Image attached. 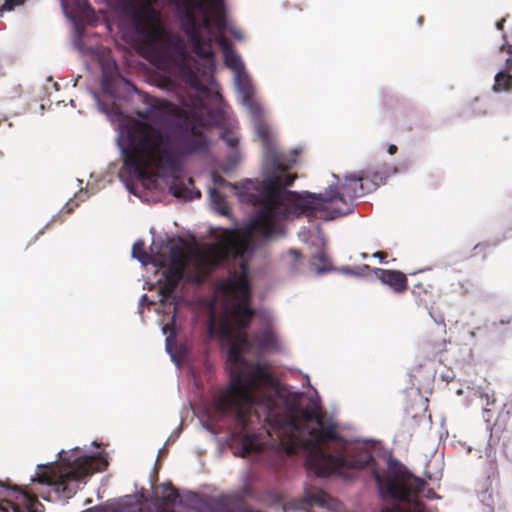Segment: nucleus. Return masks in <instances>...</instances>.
Here are the masks:
<instances>
[{
    "label": "nucleus",
    "mask_w": 512,
    "mask_h": 512,
    "mask_svg": "<svg viewBox=\"0 0 512 512\" xmlns=\"http://www.w3.org/2000/svg\"><path fill=\"white\" fill-rule=\"evenodd\" d=\"M223 43V62L224 65L231 70L234 74L239 73L243 70H246L245 63L242 60L240 54L236 52L230 43L226 41V39H222Z\"/></svg>",
    "instance_id": "f3484780"
},
{
    "label": "nucleus",
    "mask_w": 512,
    "mask_h": 512,
    "mask_svg": "<svg viewBox=\"0 0 512 512\" xmlns=\"http://www.w3.org/2000/svg\"><path fill=\"white\" fill-rule=\"evenodd\" d=\"M287 256L291 258L290 270L295 272L297 270V262L299 260V253L297 250H289Z\"/></svg>",
    "instance_id": "c85d7f7f"
},
{
    "label": "nucleus",
    "mask_w": 512,
    "mask_h": 512,
    "mask_svg": "<svg viewBox=\"0 0 512 512\" xmlns=\"http://www.w3.org/2000/svg\"><path fill=\"white\" fill-rule=\"evenodd\" d=\"M119 113H120V112H119V109H118V108L114 110V114H115V115H116V114H119Z\"/></svg>",
    "instance_id": "ea45409f"
},
{
    "label": "nucleus",
    "mask_w": 512,
    "mask_h": 512,
    "mask_svg": "<svg viewBox=\"0 0 512 512\" xmlns=\"http://www.w3.org/2000/svg\"><path fill=\"white\" fill-rule=\"evenodd\" d=\"M313 244L316 246V249L314 252H311L310 267L317 274H324L335 270L336 268L333 267V264L325 251V239L319 230L316 233Z\"/></svg>",
    "instance_id": "ddd939ff"
},
{
    "label": "nucleus",
    "mask_w": 512,
    "mask_h": 512,
    "mask_svg": "<svg viewBox=\"0 0 512 512\" xmlns=\"http://www.w3.org/2000/svg\"><path fill=\"white\" fill-rule=\"evenodd\" d=\"M109 465L105 448L97 441L57 452L54 461L40 463L31 476L30 484L7 491L0 500V512H43L38 501H66L76 494L89 477L104 471Z\"/></svg>",
    "instance_id": "7ed1b4c3"
},
{
    "label": "nucleus",
    "mask_w": 512,
    "mask_h": 512,
    "mask_svg": "<svg viewBox=\"0 0 512 512\" xmlns=\"http://www.w3.org/2000/svg\"><path fill=\"white\" fill-rule=\"evenodd\" d=\"M243 492L248 495L252 494L251 488L248 485L244 486Z\"/></svg>",
    "instance_id": "4c0bfd02"
},
{
    "label": "nucleus",
    "mask_w": 512,
    "mask_h": 512,
    "mask_svg": "<svg viewBox=\"0 0 512 512\" xmlns=\"http://www.w3.org/2000/svg\"><path fill=\"white\" fill-rule=\"evenodd\" d=\"M209 200L211 208L221 215H228L229 209L224 197L214 188H209Z\"/></svg>",
    "instance_id": "5701e85b"
},
{
    "label": "nucleus",
    "mask_w": 512,
    "mask_h": 512,
    "mask_svg": "<svg viewBox=\"0 0 512 512\" xmlns=\"http://www.w3.org/2000/svg\"><path fill=\"white\" fill-rule=\"evenodd\" d=\"M262 180L255 182L244 179L240 183H231L221 175L212 173L211 179L215 186L227 187L232 190L242 204L259 206L244 223L242 231L228 243L223 250L226 257L238 261L234 253L243 254L250 248L251 256L255 249L264 242L282 235L280 222L283 221L284 188L292 186L296 174L291 169L297 162L301 148H294L290 153L277 151L274 142H262Z\"/></svg>",
    "instance_id": "f03ea898"
},
{
    "label": "nucleus",
    "mask_w": 512,
    "mask_h": 512,
    "mask_svg": "<svg viewBox=\"0 0 512 512\" xmlns=\"http://www.w3.org/2000/svg\"><path fill=\"white\" fill-rule=\"evenodd\" d=\"M385 256L386 255L383 252H376V253L373 254V257L374 258H378L380 261H382Z\"/></svg>",
    "instance_id": "e433bc0d"
},
{
    "label": "nucleus",
    "mask_w": 512,
    "mask_h": 512,
    "mask_svg": "<svg viewBox=\"0 0 512 512\" xmlns=\"http://www.w3.org/2000/svg\"><path fill=\"white\" fill-rule=\"evenodd\" d=\"M144 246L142 240H137L132 246V257L143 265H147L148 263L153 264L154 256L147 254L144 250Z\"/></svg>",
    "instance_id": "b1692460"
},
{
    "label": "nucleus",
    "mask_w": 512,
    "mask_h": 512,
    "mask_svg": "<svg viewBox=\"0 0 512 512\" xmlns=\"http://www.w3.org/2000/svg\"><path fill=\"white\" fill-rule=\"evenodd\" d=\"M328 495L318 488H305L304 496L301 499H294L283 506L284 512L296 511L307 512L310 507H326Z\"/></svg>",
    "instance_id": "9b49d317"
},
{
    "label": "nucleus",
    "mask_w": 512,
    "mask_h": 512,
    "mask_svg": "<svg viewBox=\"0 0 512 512\" xmlns=\"http://www.w3.org/2000/svg\"><path fill=\"white\" fill-rule=\"evenodd\" d=\"M61 7L65 17L73 23L74 29L78 32L80 31L78 18L89 20L94 15L87 0H61Z\"/></svg>",
    "instance_id": "f8f14e48"
},
{
    "label": "nucleus",
    "mask_w": 512,
    "mask_h": 512,
    "mask_svg": "<svg viewBox=\"0 0 512 512\" xmlns=\"http://www.w3.org/2000/svg\"><path fill=\"white\" fill-rule=\"evenodd\" d=\"M26 0H4L3 5L0 7V12H11L16 6L22 5Z\"/></svg>",
    "instance_id": "cd10ccee"
},
{
    "label": "nucleus",
    "mask_w": 512,
    "mask_h": 512,
    "mask_svg": "<svg viewBox=\"0 0 512 512\" xmlns=\"http://www.w3.org/2000/svg\"><path fill=\"white\" fill-rule=\"evenodd\" d=\"M496 402L495 392L488 384L472 388L468 395L467 406L481 410L482 419L487 424V429L490 430L491 434L512 429V414L505 409L506 405L498 413L493 425H490L496 413Z\"/></svg>",
    "instance_id": "0eeeda50"
},
{
    "label": "nucleus",
    "mask_w": 512,
    "mask_h": 512,
    "mask_svg": "<svg viewBox=\"0 0 512 512\" xmlns=\"http://www.w3.org/2000/svg\"><path fill=\"white\" fill-rule=\"evenodd\" d=\"M201 512H233L226 500L220 497H210L202 506Z\"/></svg>",
    "instance_id": "4be33fe9"
},
{
    "label": "nucleus",
    "mask_w": 512,
    "mask_h": 512,
    "mask_svg": "<svg viewBox=\"0 0 512 512\" xmlns=\"http://www.w3.org/2000/svg\"><path fill=\"white\" fill-rule=\"evenodd\" d=\"M491 91L496 95L504 94L497 96V99L512 97V75L507 70H499L494 76Z\"/></svg>",
    "instance_id": "a211bd4d"
},
{
    "label": "nucleus",
    "mask_w": 512,
    "mask_h": 512,
    "mask_svg": "<svg viewBox=\"0 0 512 512\" xmlns=\"http://www.w3.org/2000/svg\"><path fill=\"white\" fill-rule=\"evenodd\" d=\"M76 182H77V186L79 188V192L76 193L74 196L76 201H74L73 199H69V201L61 208V210L59 212H57L56 214H54L51 217V219L48 221V223L38 231L36 237H38L39 235H42L44 233L45 229H47L53 222L57 221L60 218V214L62 213V211H65L66 213H71L79 205L80 202H83L89 198L90 194H89L88 190L82 188V186H81L83 181L81 179L77 178Z\"/></svg>",
    "instance_id": "dca6fc26"
},
{
    "label": "nucleus",
    "mask_w": 512,
    "mask_h": 512,
    "mask_svg": "<svg viewBox=\"0 0 512 512\" xmlns=\"http://www.w3.org/2000/svg\"><path fill=\"white\" fill-rule=\"evenodd\" d=\"M165 1L187 41L167 26L158 0H123L120 6L139 49L165 59L195 97L184 103L185 108L154 99L137 111L142 122L119 126L116 142L123 159L119 178L133 195H137L134 181L147 177L145 168L181 172L187 158L209 151L205 128L228 119V107L213 75L212 46L214 25L227 28L225 0ZM228 31L235 39H244L234 26Z\"/></svg>",
    "instance_id": "f257e3e1"
},
{
    "label": "nucleus",
    "mask_w": 512,
    "mask_h": 512,
    "mask_svg": "<svg viewBox=\"0 0 512 512\" xmlns=\"http://www.w3.org/2000/svg\"><path fill=\"white\" fill-rule=\"evenodd\" d=\"M170 193L177 197L186 200L200 198L201 192L198 189H190L183 182H174L170 188Z\"/></svg>",
    "instance_id": "412c9836"
},
{
    "label": "nucleus",
    "mask_w": 512,
    "mask_h": 512,
    "mask_svg": "<svg viewBox=\"0 0 512 512\" xmlns=\"http://www.w3.org/2000/svg\"><path fill=\"white\" fill-rule=\"evenodd\" d=\"M101 89L104 93L115 99L124 98L125 94L136 91L135 86L131 82L117 72L110 71L108 64L102 68Z\"/></svg>",
    "instance_id": "9d476101"
},
{
    "label": "nucleus",
    "mask_w": 512,
    "mask_h": 512,
    "mask_svg": "<svg viewBox=\"0 0 512 512\" xmlns=\"http://www.w3.org/2000/svg\"><path fill=\"white\" fill-rule=\"evenodd\" d=\"M166 352L169 354L171 360L179 368L181 360L186 355V349L182 345H177L176 338L173 334L166 337L165 341Z\"/></svg>",
    "instance_id": "aec40b11"
},
{
    "label": "nucleus",
    "mask_w": 512,
    "mask_h": 512,
    "mask_svg": "<svg viewBox=\"0 0 512 512\" xmlns=\"http://www.w3.org/2000/svg\"><path fill=\"white\" fill-rule=\"evenodd\" d=\"M397 151V146L395 144H390L387 148V152L390 154V155H393L395 154Z\"/></svg>",
    "instance_id": "c9c22d12"
},
{
    "label": "nucleus",
    "mask_w": 512,
    "mask_h": 512,
    "mask_svg": "<svg viewBox=\"0 0 512 512\" xmlns=\"http://www.w3.org/2000/svg\"><path fill=\"white\" fill-rule=\"evenodd\" d=\"M135 495L141 497L142 512H175L176 505L187 508L185 512H201L207 501L193 491L180 495L170 483L157 487L150 501L143 494Z\"/></svg>",
    "instance_id": "423d86ee"
},
{
    "label": "nucleus",
    "mask_w": 512,
    "mask_h": 512,
    "mask_svg": "<svg viewBox=\"0 0 512 512\" xmlns=\"http://www.w3.org/2000/svg\"><path fill=\"white\" fill-rule=\"evenodd\" d=\"M369 267L367 265H364L362 269H368Z\"/></svg>",
    "instance_id": "37998d69"
},
{
    "label": "nucleus",
    "mask_w": 512,
    "mask_h": 512,
    "mask_svg": "<svg viewBox=\"0 0 512 512\" xmlns=\"http://www.w3.org/2000/svg\"><path fill=\"white\" fill-rule=\"evenodd\" d=\"M178 434H179V432H174V433L171 435V437H169V438L167 439V441L164 443L163 447L159 449V452H158V456H157V458H159L160 454L165 453L167 443L170 441V439H171L172 437H173V438H177V437H178Z\"/></svg>",
    "instance_id": "2f4dec72"
},
{
    "label": "nucleus",
    "mask_w": 512,
    "mask_h": 512,
    "mask_svg": "<svg viewBox=\"0 0 512 512\" xmlns=\"http://www.w3.org/2000/svg\"><path fill=\"white\" fill-rule=\"evenodd\" d=\"M374 273L382 284L389 286L396 293H402L407 289V278L401 271L375 268Z\"/></svg>",
    "instance_id": "2eb2a0df"
},
{
    "label": "nucleus",
    "mask_w": 512,
    "mask_h": 512,
    "mask_svg": "<svg viewBox=\"0 0 512 512\" xmlns=\"http://www.w3.org/2000/svg\"><path fill=\"white\" fill-rule=\"evenodd\" d=\"M92 96H93L94 100L96 101L98 110L100 112L106 114L107 116L112 114V110L109 108L108 104L101 101V99L99 98V95L95 91H92Z\"/></svg>",
    "instance_id": "bb28decb"
},
{
    "label": "nucleus",
    "mask_w": 512,
    "mask_h": 512,
    "mask_svg": "<svg viewBox=\"0 0 512 512\" xmlns=\"http://www.w3.org/2000/svg\"><path fill=\"white\" fill-rule=\"evenodd\" d=\"M333 181L319 193L284 188L283 220L307 217L331 221L352 213L355 200L369 191L363 173H347L343 179L332 174Z\"/></svg>",
    "instance_id": "20e7f679"
},
{
    "label": "nucleus",
    "mask_w": 512,
    "mask_h": 512,
    "mask_svg": "<svg viewBox=\"0 0 512 512\" xmlns=\"http://www.w3.org/2000/svg\"><path fill=\"white\" fill-rule=\"evenodd\" d=\"M338 271L346 276H362V274L360 272L355 271L350 266H343V267L339 268Z\"/></svg>",
    "instance_id": "c756f323"
},
{
    "label": "nucleus",
    "mask_w": 512,
    "mask_h": 512,
    "mask_svg": "<svg viewBox=\"0 0 512 512\" xmlns=\"http://www.w3.org/2000/svg\"><path fill=\"white\" fill-rule=\"evenodd\" d=\"M414 165V159L411 156H406L404 158L399 159L396 165H393L396 170V175L398 173L407 172Z\"/></svg>",
    "instance_id": "393cba45"
},
{
    "label": "nucleus",
    "mask_w": 512,
    "mask_h": 512,
    "mask_svg": "<svg viewBox=\"0 0 512 512\" xmlns=\"http://www.w3.org/2000/svg\"><path fill=\"white\" fill-rule=\"evenodd\" d=\"M233 242L226 240L216 252L214 258L197 257L191 263L186 264L183 260V251L179 245H171L168 248V256L157 255L154 257L153 265L164 268L163 274L165 283L160 288V301L164 306L173 305L174 314L184 303V286L192 285L198 287L208 278L211 270L217 266H225L230 273L239 270L238 261L226 257L223 253L224 247ZM175 315H173V318Z\"/></svg>",
    "instance_id": "39448f33"
},
{
    "label": "nucleus",
    "mask_w": 512,
    "mask_h": 512,
    "mask_svg": "<svg viewBox=\"0 0 512 512\" xmlns=\"http://www.w3.org/2000/svg\"><path fill=\"white\" fill-rule=\"evenodd\" d=\"M510 321H511V318L509 316H505V317L499 319L498 322L494 321L492 323V325L493 326H497L498 324H500V325H508L510 323Z\"/></svg>",
    "instance_id": "473e14b6"
},
{
    "label": "nucleus",
    "mask_w": 512,
    "mask_h": 512,
    "mask_svg": "<svg viewBox=\"0 0 512 512\" xmlns=\"http://www.w3.org/2000/svg\"><path fill=\"white\" fill-rule=\"evenodd\" d=\"M147 303H148V296H147V294H142V296L140 298V301H139V306L142 308Z\"/></svg>",
    "instance_id": "f704fd0d"
},
{
    "label": "nucleus",
    "mask_w": 512,
    "mask_h": 512,
    "mask_svg": "<svg viewBox=\"0 0 512 512\" xmlns=\"http://www.w3.org/2000/svg\"><path fill=\"white\" fill-rule=\"evenodd\" d=\"M75 33H76V36L75 38L73 39V46L75 49H77L78 51H80L81 53H86L89 49L87 48V46L84 44L83 40H82V36H83V33H84V28L80 25V31L78 32L76 29H75Z\"/></svg>",
    "instance_id": "a878e982"
},
{
    "label": "nucleus",
    "mask_w": 512,
    "mask_h": 512,
    "mask_svg": "<svg viewBox=\"0 0 512 512\" xmlns=\"http://www.w3.org/2000/svg\"><path fill=\"white\" fill-rule=\"evenodd\" d=\"M189 184H193V180L191 178L188 179Z\"/></svg>",
    "instance_id": "79ce46f5"
},
{
    "label": "nucleus",
    "mask_w": 512,
    "mask_h": 512,
    "mask_svg": "<svg viewBox=\"0 0 512 512\" xmlns=\"http://www.w3.org/2000/svg\"><path fill=\"white\" fill-rule=\"evenodd\" d=\"M429 315L436 324L442 325L444 328L446 327L445 320L442 315L435 317L431 311H429Z\"/></svg>",
    "instance_id": "7c9ffc66"
},
{
    "label": "nucleus",
    "mask_w": 512,
    "mask_h": 512,
    "mask_svg": "<svg viewBox=\"0 0 512 512\" xmlns=\"http://www.w3.org/2000/svg\"><path fill=\"white\" fill-rule=\"evenodd\" d=\"M503 23H504V20H501V21H499V22H497V23H496V26H497V28H498L499 30H500V29H502Z\"/></svg>",
    "instance_id": "58836bf2"
},
{
    "label": "nucleus",
    "mask_w": 512,
    "mask_h": 512,
    "mask_svg": "<svg viewBox=\"0 0 512 512\" xmlns=\"http://www.w3.org/2000/svg\"><path fill=\"white\" fill-rule=\"evenodd\" d=\"M201 423H202L203 428H205L207 431H209L211 433H214V427L212 424H210L208 422H203V421H201Z\"/></svg>",
    "instance_id": "72a5a7b5"
},
{
    "label": "nucleus",
    "mask_w": 512,
    "mask_h": 512,
    "mask_svg": "<svg viewBox=\"0 0 512 512\" xmlns=\"http://www.w3.org/2000/svg\"><path fill=\"white\" fill-rule=\"evenodd\" d=\"M367 183V190H375L378 186L385 184L388 178L396 175V170L393 165L383 163L376 167L368 168L362 171Z\"/></svg>",
    "instance_id": "4468645a"
},
{
    "label": "nucleus",
    "mask_w": 512,
    "mask_h": 512,
    "mask_svg": "<svg viewBox=\"0 0 512 512\" xmlns=\"http://www.w3.org/2000/svg\"><path fill=\"white\" fill-rule=\"evenodd\" d=\"M221 139L225 142V144L231 148V152L227 156L228 163L222 166V170L224 173L231 172L234 167L240 161V155L237 150L238 138L234 135H229L226 131L220 134Z\"/></svg>",
    "instance_id": "6ab92c4d"
},
{
    "label": "nucleus",
    "mask_w": 512,
    "mask_h": 512,
    "mask_svg": "<svg viewBox=\"0 0 512 512\" xmlns=\"http://www.w3.org/2000/svg\"><path fill=\"white\" fill-rule=\"evenodd\" d=\"M166 330H167L166 326L162 328V331H163L164 334H166Z\"/></svg>",
    "instance_id": "a19ab883"
},
{
    "label": "nucleus",
    "mask_w": 512,
    "mask_h": 512,
    "mask_svg": "<svg viewBox=\"0 0 512 512\" xmlns=\"http://www.w3.org/2000/svg\"><path fill=\"white\" fill-rule=\"evenodd\" d=\"M233 83L237 94V100L239 104L245 107L250 114L257 136L262 142H274L271 129L262 118L263 110L253 100L255 89L247 70L234 74Z\"/></svg>",
    "instance_id": "6e6552de"
},
{
    "label": "nucleus",
    "mask_w": 512,
    "mask_h": 512,
    "mask_svg": "<svg viewBox=\"0 0 512 512\" xmlns=\"http://www.w3.org/2000/svg\"><path fill=\"white\" fill-rule=\"evenodd\" d=\"M464 111L474 118L512 115V97L497 99L490 94L474 96L465 103Z\"/></svg>",
    "instance_id": "1a4fd4ad"
}]
</instances>
